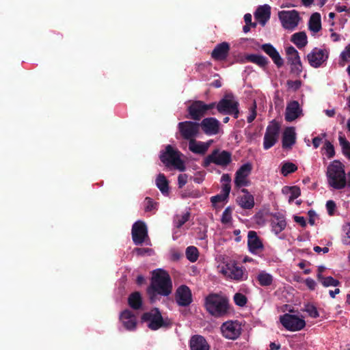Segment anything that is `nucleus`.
I'll list each match as a JSON object with an SVG mask.
<instances>
[{
  "label": "nucleus",
  "mask_w": 350,
  "mask_h": 350,
  "mask_svg": "<svg viewBox=\"0 0 350 350\" xmlns=\"http://www.w3.org/2000/svg\"><path fill=\"white\" fill-rule=\"evenodd\" d=\"M172 284L170 275L163 270L154 271L150 286L147 292L150 298L156 293L167 296L172 293Z\"/></svg>",
  "instance_id": "1"
},
{
  "label": "nucleus",
  "mask_w": 350,
  "mask_h": 350,
  "mask_svg": "<svg viewBox=\"0 0 350 350\" xmlns=\"http://www.w3.org/2000/svg\"><path fill=\"white\" fill-rule=\"evenodd\" d=\"M344 165L338 160H334L327 167V182L335 189H342L347 185L346 174Z\"/></svg>",
  "instance_id": "2"
},
{
  "label": "nucleus",
  "mask_w": 350,
  "mask_h": 350,
  "mask_svg": "<svg viewBox=\"0 0 350 350\" xmlns=\"http://www.w3.org/2000/svg\"><path fill=\"white\" fill-rule=\"evenodd\" d=\"M204 306L211 315L221 317L228 312V301L218 294L211 293L206 297Z\"/></svg>",
  "instance_id": "3"
},
{
  "label": "nucleus",
  "mask_w": 350,
  "mask_h": 350,
  "mask_svg": "<svg viewBox=\"0 0 350 350\" xmlns=\"http://www.w3.org/2000/svg\"><path fill=\"white\" fill-rule=\"evenodd\" d=\"M181 152L171 145H167L165 150L161 152L159 159L167 167H173L180 172L186 169L184 161L181 159Z\"/></svg>",
  "instance_id": "4"
},
{
  "label": "nucleus",
  "mask_w": 350,
  "mask_h": 350,
  "mask_svg": "<svg viewBox=\"0 0 350 350\" xmlns=\"http://www.w3.org/2000/svg\"><path fill=\"white\" fill-rule=\"evenodd\" d=\"M239 103L232 93H226L217 104V111L224 115H230L237 119L239 116Z\"/></svg>",
  "instance_id": "5"
},
{
  "label": "nucleus",
  "mask_w": 350,
  "mask_h": 350,
  "mask_svg": "<svg viewBox=\"0 0 350 350\" xmlns=\"http://www.w3.org/2000/svg\"><path fill=\"white\" fill-rule=\"evenodd\" d=\"M142 320L148 322V327L154 331L161 327L168 328L172 325V321L167 318L164 319L157 308L144 312L142 316Z\"/></svg>",
  "instance_id": "6"
},
{
  "label": "nucleus",
  "mask_w": 350,
  "mask_h": 350,
  "mask_svg": "<svg viewBox=\"0 0 350 350\" xmlns=\"http://www.w3.org/2000/svg\"><path fill=\"white\" fill-rule=\"evenodd\" d=\"M232 162V154L227 150H220L216 148L204 158L202 165L208 167L211 163L225 167Z\"/></svg>",
  "instance_id": "7"
},
{
  "label": "nucleus",
  "mask_w": 350,
  "mask_h": 350,
  "mask_svg": "<svg viewBox=\"0 0 350 350\" xmlns=\"http://www.w3.org/2000/svg\"><path fill=\"white\" fill-rule=\"evenodd\" d=\"M280 321L286 329L291 332L301 330L306 326L304 319L288 313L281 316Z\"/></svg>",
  "instance_id": "8"
},
{
  "label": "nucleus",
  "mask_w": 350,
  "mask_h": 350,
  "mask_svg": "<svg viewBox=\"0 0 350 350\" xmlns=\"http://www.w3.org/2000/svg\"><path fill=\"white\" fill-rule=\"evenodd\" d=\"M280 124L275 120L271 122L266 129L264 136L263 148L268 150L278 142L280 134Z\"/></svg>",
  "instance_id": "9"
},
{
  "label": "nucleus",
  "mask_w": 350,
  "mask_h": 350,
  "mask_svg": "<svg viewBox=\"0 0 350 350\" xmlns=\"http://www.w3.org/2000/svg\"><path fill=\"white\" fill-rule=\"evenodd\" d=\"M178 129L183 139L191 141L199 133L200 124L192 121L180 122L178 124Z\"/></svg>",
  "instance_id": "10"
},
{
  "label": "nucleus",
  "mask_w": 350,
  "mask_h": 350,
  "mask_svg": "<svg viewBox=\"0 0 350 350\" xmlns=\"http://www.w3.org/2000/svg\"><path fill=\"white\" fill-rule=\"evenodd\" d=\"M220 272L226 278L231 280L241 281L247 278V274L242 267H239L236 263H228L221 268Z\"/></svg>",
  "instance_id": "11"
},
{
  "label": "nucleus",
  "mask_w": 350,
  "mask_h": 350,
  "mask_svg": "<svg viewBox=\"0 0 350 350\" xmlns=\"http://www.w3.org/2000/svg\"><path fill=\"white\" fill-rule=\"evenodd\" d=\"M329 54L327 49L315 47L307 55V59L312 67L318 68L327 62Z\"/></svg>",
  "instance_id": "12"
},
{
  "label": "nucleus",
  "mask_w": 350,
  "mask_h": 350,
  "mask_svg": "<svg viewBox=\"0 0 350 350\" xmlns=\"http://www.w3.org/2000/svg\"><path fill=\"white\" fill-rule=\"evenodd\" d=\"M287 60L291 65V72L299 76L302 72L303 66L298 51L293 46L286 48Z\"/></svg>",
  "instance_id": "13"
},
{
  "label": "nucleus",
  "mask_w": 350,
  "mask_h": 350,
  "mask_svg": "<svg viewBox=\"0 0 350 350\" xmlns=\"http://www.w3.org/2000/svg\"><path fill=\"white\" fill-rule=\"evenodd\" d=\"M278 16L283 27L286 29H294L300 20L299 12L295 10L281 11L278 13Z\"/></svg>",
  "instance_id": "14"
},
{
  "label": "nucleus",
  "mask_w": 350,
  "mask_h": 350,
  "mask_svg": "<svg viewBox=\"0 0 350 350\" xmlns=\"http://www.w3.org/2000/svg\"><path fill=\"white\" fill-rule=\"evenodd\" d=\"M221 331L226 338L236 340L241 334V325L237 321H226L221 325Z\"/></svg>",
  "instance_id": "15"
},
{
  "label": "nucleus",
  "mask_w": 350,
  "mask_h": 350,
  "mask_svg": "<svg viewBox=\"0 0 350 350\" xmlns=\"http://www.w3.org/2000/svg\"><path fill=\"white\" fill-rule=\"evenodd\" d=\"M132 239L135 245H142L148 238V229L142 221H137L133 224L131 230Z\"/></svg>",
  "instance_id": "16"
},
{
  "label": "nucleus",
  "mask_w": 350,
  "mask_h": 350,
  "mask_svg": "<svg viewBox=\"0 0 350 350\" xmlns=\"http://www.w3.org/2000/svg\"><path fill=\"white\" fill-rule=\"evenodd\" d=\"M188 115L187 118H190L195 121L200 120L203 117L207 115L205 109V103L202 100H194L187 107Z\"/></svg>",
  "instance_id": "17"
},
{
  "label": "nucleus",
  "mask_w": 350,
  "mask_h": 350,
  "mask_svg": "<svg viewBox=\"0 0 350 350\" xmlns=\"http://www.w3.org/2000/svg\"><path fill=\"white\" fill-rule=\"evenodd\" d=\"M252 170V165L250 163L242 165L235 173L234 184L237 187L248 186L250 181L247 177Z\"/></svg>",
  "instance_id": "18"
},
{
  "label": "nucleus",
  "mask_w": 350,
  "mask_h": 350,
  "mask_svg": "<svg viewBox=\"0 0 350 350\" xmlns=\"http://www.w3.org/2000/svg\"><path fill=\"white\" fill-rule=\"evenodd\" d=\"M175 299L180 306H188L193 301L192 293L190 288L186 285L180 286L176 291Z\"/></svg>",
  "instance_id": "19"
},
{
  "label": "nucleus",
  "mask_w": 350,
  "mask_h": 350,
  "mask_svg": "<svg viewBox=\"0 0 350 350\" xmlns=\"http://www.w3.org/2000/svg\"><path fill=\"white\" fill-rule=\"evenodd\" d=\"M247 247L253 254H258L264 250V245L256 232L250 230L247 234Z\"/></svg>",
  "instance_id": "20"
},
{
  "label": "nucleus",
  "mask_w": 350,
  "mask_h": 350,
  "mask_svg": "<svg viewBox=\"0 0 350 350\" xmlns=\"http://www.w3.org/2000/svg\"><path fill=\"white\" fill-rule=\"evenodd\" d=\"M199 124L203 132L208 135H217L219 131L220 122L215 118H206Z\"/></svg>",
  "instance_id": "21"
},
{
  "label": "nucleus",
  "mask_w": 350,
  "mask_h": 350,
  "mask_svg": "<svg viewBox=\"0 0 350 350\" xmlns=\"http://www.w3.org/2000/svg\"><path fill=\"white\" fill-rule=\"evenodd\" d=\"M260 49L268 55L278 68L284 65V60L276 49L270 43L263 44Z\"/></svg>",
  "instance_id": "22"
},
{
  "label": "nucleus",
  "mask_w": 350,
  "mask_h": 350,
  "mask_svg": "<svg viewBox=\"0 0 350 350\" xmlns=\"http://www.w3.org/2000/svg\"><path fill=\"white\" fill-rule=\"evenodd\" d=\"M229 51L230 44L226 42H223L215 46L211 53V57L216 61H223L228 56Z\"/></svg>",
  "instance_id": "23"
},
{
  "label": "nucleus",
  "mask_w": 350,
  "mask_h": 350,
  "mask_svg": "<svg viewBox=\"0 0 350 350\" xmlns=\"http://www.w3.org/2000/svg\"><path fill=\"white\" fill-rule=\"evenodd\" d=\"M302 113V110L300 108L298 101H291L286 108L285 120L287 122H293L299 118Z\"/></svg>",
  "instance_id": "24"
},
{
  "label": "nucleus",
  "mask_w": 350,
  "mask_h": 350,
  "mask_svg": "<svg viewBox=\"0 0 350 350\" xmlns=\"http://www.w3.org/2000/svg\"><path fill=\"white\" fill-rule=\"evenodd\" d=\"M120 319L122 321L124 327L127 330H133L137 325L136 317L133 312L129 310H124L120 316Z\"/></svg>",
  "instance_id": "25"
},
{
  "label": "nucleus",
  "mask_w": 350,
  "mask_h": 350,
  "mask_svg": "<svg viewBox=\"0 0 350 350\" xmlns=\"http://www.w3.org/2000/svg\"><path fill=\"white\" fill-rule=\"evenodd\" d=\"M296 142L295 129L293 126L284 129L282 135V148L284 149L291 148Z\"/></svg>",
  "instance_id": "26"
},
{
  "label": "nucleus",
  "mask_w": 350,
  "mask_h": 350,
  "mask_svg": "<svg viewBox=\"0 0 350 350\" xmlns=\"http://www.w3.org/2000/svg\"><path fill=\"white\" fill-rule=\"evenodd\" d=\"M271 16V7L269 5L259 6L254 13V17L262 26H265Z\"/></svg>",
  "instance_id": "27"
},
{
  "label": "nucleus",
  "mask_w": 350,
  "mask_h": 350,
  "mask_svg": "<svg viewBox=\"0 0 350 350\" xmlns=\"http://www.w3.org/2000/svg\"><path fill=\"white\" fill-rule=\"evenodd\" d=\"M241 192L244 194L237 200L238 204L244 209H251L254 206V198L250 194L247 189H242Z\"/></svg>",
  "instance_id": "28"
},
{
  "label": "nucleus",
  "mask_w": 350,
  "mask_h": 350,
  "mask_svg": "<svg viewBox=\"0 0 350 350\" xmlns=\"http://www.w3.org/2000/svg\"><path fill=\"white\" fill-rule=\"evenodd\" d=\"M189 348L190 350H209V345L203 336L195 335L190 339Z\"/></svg>",
  "instance_id": "29"
},
{
  "label": "nucleus",
  "mask_w": 350,
  "mask_h": 350,
  "mask_svg": "<svg viewBox=\"0 0 350 350\" xmlns=\"http://www.w3.org/2000/svg\"><path fill=\"white\" fill-rule=\"evenodd\" d=\"M209 146V142H196L194 139L189 142V150L193 153L202 155L207 152Z\"/></svg>",
  "instance_id": "30"
},
{
  "label": "nucleus",
  "mask_w": 350,
  "mask_h": 350,
  "mask_svg": "<svg viewBox=\"0 0 350 350\" xmlns=\"http://www.w3.org/2000/svg\"><path fill=\"white\" fill-rule=\"evenodd\" d=\"M286 226V221L283 215H273V219L271 221L272 230L275 234H278L283 231Z\"/></svg>",
  "instance_id": "31"
},
{
  "label": "nucleus",
  "mask_w": 350,
  "mask_h": 350,
  "mask_svg": "<svg viewBox=\"0 0 350 350\" xmlns=\"http://www.w3.org/2000/svg\"><path fill=\"white\" fill-rule=\"evenodd\" d=\"M309 29L313 33H318L321 29V15L318 12L312 14L308 22Z\"/></svg>",
  "instance_id": "32"
},
{
  "label": "nucleus",
  "mask_w": 350,
  "mask_h": 350,
  "mask_svg": "<svg viewBox=\"0 0 350 350\" xmlns=\"http://www.w3.org/2000/svg\"><path fill=\"white\" fill-rule=\"evenodd\" d=\"M291 41L299 49H301L308 44L307 36L304 31H299L292 35Z\"/></svg>",
  "instance_id": "33"
},
{
  "label": "nucleus",
  "mask_w": 350,
  "mask_h": 350,
  "mask_svg": "<svg viewBox=\"0 0 350 350\" xmlns=\"http://www.w3.org/2000/svg\"><path fill=\"white\" fill-rule=\"evenodd\" d=\"M156 185L163 195L169 193V182L163 174H159L156 178Z\"/></svg>",
  "instance_id": "34"
},
{
  "label": "nucleus",
  "mask_w": 350,
  "mask_h": 350,
  "mask_svg": "<svg viewBox=\"0 0 350 350\" xmlns=\"http://www.w3.org/2000/svg\"><path fill=\"white\" fill-rule=\"evenodd\" d=\"M128 303L133 309L139 310L142 306V299L139 292L132 293L128 298Z\"/></svg>",
  "instance_id": "35"
},
{
  "label": "nucleus",
  "mask_w": 350,
  "mask_h": 350,
  "mask_svg": "<svg viewBox=\"0 0 350 350\" xmlns=\"http://www.w3.org/2000/svg\"><path fill=\"white\" fill-rule=\"evenodd\" d=\"M246 59L248 62L254 63L262 68L266 67L269 63V59L262 55L250 54L246 57Z\"/></svg>",
  "instance_id": "36"
},
{
  "label": "nucleus",
  "mask_w": 350,
  "mask_h": 350,
  "mask_svg": "<svg viewBox=\"0 0 350 350\" xmlns=\"http://www.w3.org/2000/svg\"><path fill=\"white\" fill-rule=\"evenodd\" d=\"M317 280L324 287L338 286L340 284L339 280L334 279L332 276L325 277L323 274H317Z\"/></svg>",
  "instance_id": "37"
},
{
  "label": "nucleus",
  "mask_w": 350,
  "mask_h": 350,
  "mask_svg": "<svg viewBox=\"0 0 350 350\" xmlns=\"http://www.w3.org/2000/svg\"><path fill=\"white\" fill-rule=\"evenodd\" d=\"M257 280L262 286H268L272 284L273 276L265 271H260L257 275Z\"/></svg>",
  "instance_id": "38"
},
{
  "label": "nucleus",
  "mask_w": 350,
  "mask_h": 350,
  "mask_svg": "<svg viewBox=\"0 0 350 350\" xmlns=\"http://www.w3.org/2000/svg\"><path fill=\"white\" fill-rule=\"evenodd\" d=\"M282 193L285 194L291 193L288 198L289 203H291L295 199L297 198L301 195V190L297 186H286L282 188Z\"/></svg>",
  "instance_id": "39"
},
{
  "label": "nucleus",
  "mask_w": 350,
  "mask_h": 350,
  "mask_svg": "<svg viewBox=\"0 0 350 350\" xmlns=\"http://www.w3.org/2000/svg\"><path fill=\"white\" fill-rule=\"evenodd\" d=\"M185 254L187 258L191 262H196L199 257V252L196 247L195 246H189L187 247L185 251Z\"/></svg>",
  "instance_id": "40"
},
{
  "label": "nucleus",
  "mask_w": 350,
  "mask_h": 350,
  "mask_svg": "<svg viewBox=\"0 0 350 350\" xmlns=\"http://www.w3.org/2000/svg\"><path fill=\"white\" fill-rule=\"evenodd\" d=\"M297 170V166L295 164L291 162H284L282 165L280 172L284 176H287Z\"/></svg>",
  "instance_id": "41"
},
{
  "label": "nucleus",
  "mask_w": 350,
  "mask_h": 350,
  "mask_svg": "<svg viewBox=\"0 0 350 350\" xmlns=\"http://www.w3.org/2000/svg\"><path fill=\"white\" fill-rule=\"evenodd\" d=\"M338 139L342 148V154L350 159V142L344 136H339Z\"/></svg>",
  "instance_id": "42"
},
{
  "label": "nucleus",
  "mask_w": 350,
  "mask_h": 350,
  "mask_svg": "<svg viewBox=\"0 0 350 350\" xmlns=\"http://www.w3.org/2000/svg\"><path fill=\"white\" fill-rule=\"evenodd\" d=\"M232 210L230 206L226 208L224 211L222 213L221 222L224 224H227L230 223L232 220Z\"/></svg>",
  "instance_id": "43"
},
{
  "label": "nucleus",
  "mask_w": 350,
  "mask_h": 350,
  "mask_svg": "<svg viewBox=\"0 0 350 350\" xmlns=\"http://www.w3.org/2000/svg\"><path fill=\"white\" fill-rule=\"evenodd\" d=\"M308 315L312 318H317L319 317V313L316 306L312 304H308L305 306L304 310Z\"/></svg>",
  "instance_id": "44"
},
{
  "label": "nucleus",
  "mask_w": 350,
  "mask_h": 350,
  "mask_svg": "<svg viewBox=\"0 0 350 350\" xmlns=\"http://www.w3.org/2000/svg\"><path fill=\"white\" fill-rule=\"evenodd\" d=\"M234 301L236 305L242 307L247 304V299L245 295L237 293L234 295Z\"/></svg>",
  "instance_id": "45"
},
{
  "label": "nucleus",
  "mask_w": 350,
  "mask_h": 350,
  "mask_svg": "<svg viewBox=\"0 0 350 350\" xmlns=\"http://www.w3.org/2000/svg\"><path fill=\"white\" fill-rule=\"evenodd\" d=\"M190 217V213H186L184 215H181L180 217L177 219L175 223V226L177 228H180L182 227L189 219Z\"/></svg>",
  "instance_id": "46"
},
{
  "label": "nucleus",
  "mask_w": 350,
  "mask_h": 350,
  "mask_svg": "<svg viewBox=\"0 0 350 350\" xmlns=\"http://www.w3.org/2000/svg\"><path fill=\"white\" fill-rule=\"evenodd\" d=\"M324 148L326 150L328 159H331L335 155L334 147L330 142L325 141Z\"/></svg>",
  "instance_id": "47"
},
{
  "label": "nucleus",
  "mask_w": 350,
  "mask_h": 350,
  "mask_svg": "<svg viewBox=\"0 0 350 350\" xmlns=\"http://www.w3.org/2000/svg\"><path fill=\"white\" fill-rule=\"evenodd\" d=\"M256 107V101L254 100L253 102L252 107H250V114L247 118V121L248 123H252L256 118L257 114Z\"/></svg>",
  "instance_id": "48"
},
{
  "label": "nucleus",
  "mask_w": 350,
  "mask_h": 350,
  "mask_svg": "<svg viewBox=\"0 0 350 350\" xmlns=\"http://www.w3.org/2000/svg\"><path fill=\"white\" fill-rule=\"evenodd\" d=\"M286 85L288 88L293 89L294 91H297L301 86V81L300 80H288L286 82Z\"/></svg>",
  "instance_id": "49"
},
{
  "label": "nucleus",
  "mask_w": 350,
  "mask_h": 350,
  "mask_svg": "<svg viewBox=\"0 0 350 350\" xmlns=\"http://www.w3.org/2000/svg\"><path fill=\"white\" fill-rule=\"evenodd\" d=\"M206 173L204 171L198 172L195 174L193 177H191L193 180L198 184L202 183L205 178Z\"/></svg>",
  "instance_id": "50"
},
{
  "label": "nucleus",
  "mask_w": 350,
  "mask_h": 350,
  "mask_svg": "<svg viewBox=\"0 0 350 350\" xmlns=\"http://www.w3.org/2000/svg\"><path fill=\"white\" fill-rule=\"evenodd\" d=\"M326 133H321V135L317 136L312 139V145L314 148H317L320 146L322 143V140L324 137H326Z\"/></svg>",
  "instance_id": "51"
},
{
  "label": "nucleus",
  "mask_w": 350,
  "mask_h": 350,
  "mask_svg": "<svg viewBox=\"0 0 350 350\" xmlns=\"http://www.w3.org/2000/svg\"><path fill=\"white\" fill-rule=\"evenodd\" d=\"M145 202H146V206H145V211H152L155 207L156 204L153 202L152 199L146 197L145 198Z\"/></svg>",
  "instance_id": "52"
},
{
  "label": "nucleus",
  "mask_w": 350,
  "mask_h": 350,
  "mask_svg": "<svg viewBox=\"0 0 350 350\" xmlns=\"http://www.w3.org/2000/svg\"><path fill=\"white\" fill-rule=\"evenodd\" d=\"M188 176L186 174H180L178 176V185L179 188H183L187 183Z\"/></svg>",
  "instance_id": "53"
},
{
  "label": "nucleus",
  "mask_w": 350,
  "mask_h": 350,
  "mask_svg": "<svg viewBox=\"0 0 350 350\" xmlns=\"http://www.w3.org/2000/svg\"><path fill=\"white\" fill-rule=\"evenodd\" d=\"M336 203L333 200H328L326 202V208L329 215H333L336 208Z\"/></svg>",
  "instance_id": "54"
},
{
  "label": "nucleus",
  "mask_w": 350,
  "mask_h": 350,
  "mask_svg": "<svg viewBox=\"0 0 350 350\" xmlns=\"http://www.w3.org/2000/svg\"><path fill=\"white\" fill-rule=\"evenodd\" d=\"M134 252L137 254V256H144L147 254H150V253L152 252V250L150 248L136 247L134 249Z\"/></svg>",
  "instance_id": "55"
},
{
  "label": "nucleus",
  "mask_w": 350,
  "mask_h": 350,
  "mask_svg": "<svg viewBox=\"0 0 350 350\" xmlns=\"http://www.w3.org/2000/svg\"><path fill=\"white\" fill-rule=\"evenodd\" d=\"M230 184L224 183L222 186L221 194H222L224 196V198H228L229 196V193L230 192Z\"/></svg>",
  "instance_id": "56"
},
{
  "label": "nucleus",
  "mask_w": 350,
  "mask_h": 350,
  "mask_svg": "<svg viewBox=\"0 0 350 350\" xmlns=\"http://www.w3.org/2000/svg\"><path fill=\"white\" fill-rule=\"evenodd\" d=\"M305 284L311 291H314L315 289L316 286H317L316 282L313 279H312L310 278H308L306 279Z\"/></svg>",
  "instance_id": "57"
},
{
  "label": "nucleus",
  "mask_w": 350,
  "mask_h": 350,
  "mask_svg": "<svg viewBox=\"0 0 350 350\" xmlns=\"http://www.w3.org/2000/svg\"><path fill=\"white\" fill-rule=\"evenodd\" d=\"M226 199L227 198H224V196L222 194L219 193V194H217L216 196H212L211 198V202L213 204H216V203H218V202H224Z\"/></svg>",
  "instance_id": "58"
},
{
  "label": "nucleus",
  "mask_w": 350,
  "mask_h": 350,
  "mask_svg": "<svg viewBox=\"0 0 350 350\" xmlns=\"http://www.w3.org/2000/svg\"><path fill=\"white\" fill-rule=\"evenodd\" d=\"M341 59L344 61H347L350 58V44L345 47V51L340 55Z\"/></svg>",
  "instance_id": "59"
},
{
  "label": "nucleus",
  "mask_w": 350,
  "mask_h": 350,
  "mask_svg": "<svg viewBox=\"0 0 350 350\" xmlns=\"http://www.w3.org/2000/svg\"><path fill=\"white\" fill-rule=\"evenodd\" d=\"M294 221L296 223L299 224L302 227H306V221L304 217L295 215V216H294Z\"/></svg>",
  "instance_id": "60"
},
{
  "label": "nucleus",
  "mask_w": 350,
  "mask_h": 350,
  "mask_svg": "<svg viewBox=\"0 0 350 350\" xmlns=\"http://www.w3.org/2000/svg\"><path fill=\"white\" fill-rule=\"evenodd\" d=\"M308 216H309V224L310 225H314V217L316 215V213L314 211L312 210H310L308 211Z\"/></svg>",
  "instance_id": "61"
},
{
  "label": "nucleus",
  "mask_w": 350,
  "mask_h": 350,
  "mask_svg": "<svg viewBox=\"0 0 350 350\" xmlns=\"http://www.w3.org/2000/svg\"><path fill=\"white\" fill-rule=\"evenodd\" d=\"M314 251L317 253H320L323 252L324 254L327 253L329 252V248L327 247H321L319 246L314 247Z\"/></svg>",
  "instance_id": "62"
},
{
  "label": "nucleus",
  "mask_w": 350,
  "mask_h": 350,
  "mask_svg": "<svg viewBox=\"0 0 350 350\" xmlns=\"http://www.w3.org/2000/svg\"><path fill=\"white\" fill-rule=\"evenodd\" d=\"M221 180L222 182H224L225 183L230 184V183L231 181V178H230V176L229 174H224L222 175Z\"/></svg>",
  "instance_id": "63"
},
{
  "label": "nucleus",
  "mask_w": 350,
  "mask_h": 350,
  "mask_svg": "<svg viewBox=\"0 0 350 350\" xmlns=\"http://www.w3.org/2000/svg\"><path fill=\"white\" fill-rule=\"evenodd\" d=\"M244 21L245 23V25H252V15L249 13L245 14L244 16Z\"/></svg>",
  "instance_id": "64"
}]
</instances>
